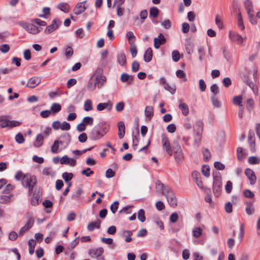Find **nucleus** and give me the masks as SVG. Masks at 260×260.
Returning <instances> with one entry per match:
<instances>
[{
	"label": "nucleus",
	"mask_w": 260,
	"mask_h": 260,
	"mask_svg": "<svg viewBox=\"0 0 260 260\" xmlns=\"http://www.w3.org/2000/svg\"><path fill=\"white\" fill-rule=\"evenodd\" d=\"M104 249L102 247H99L96 249H89L88 251V254L91 258H97L102 255Z\"/></svg>",
	"instance_id": "obj_9"
},
{
	"label": "nucleus",
	"mask_w": 260,
	"mask_h": 260,
	"mask_svg": "<svg viewBox=\"0 0 260 260\" xmlns=\"http://www.w3.org/2000/svg\"><path fill=\"white\" fill-rule=\"evenodd\" d=\"M21 124V122L16 120H8V128H11L14 127H16Z\"/></svg>",
	"instance_id": "obj_57"
},
{
	"label": "nucleus",
	"mask_w": 260,
	"mask_h": 260,
	"mask_svg": "<svg viewBox=\"0 0 260 260\" xmlns=\"http://www.w3.org/2000/svg\"><path fill=\"white\" fill-rule=\"evenodd\" d=\"M254 208L251 203H247L246 207V212L248 215H251L254 212Z\"/></svg>",
	"instance_id": "obj_51"
},
{
	"label": "nucleus",
	"mask_w": 260,
	"mask_h": 260,
	"mask_svg": "<svg viewBox=\"0 0 260 260\" xmlns=\"http://www.w3.org/2000/svg\"><path fill=\"white\" fill-rule=\"evenodd\" d=\"M245 174L250 181L251 185L255 184L256 177L254 172L250 169H246L245 171Z\"/></svg>",
	"instance_id": "obj_15"
},
{
	"label": "nucleus",
	"mask_w": 260,
	"mask_h": 260,
	"mask_svg": "<svg viewBox=\"0 0 260 260\" xmlns=\"http://www.w3.org/2000/svg\"><path fill=\"white\" fill-rule=\"evenodd\" d=\"M112 104L109 102L108 103H102L99 104L96 106V109L98 111H102L108 108L109 109H111L112 107Z\"/></svg>",
	"instance_id": "obj_23"
},
{
	"label": "nucleus",
	"mask_w": 260,
	"mask_h": 260,
	"mask_svg": "<svg viewBox=\"0 0 260 260\" xmlns=\"http://www.w3.org/2000/svg\"><path fill=\"white\" fill-rule=\"evenodd\" d=\"M34 220L32 218H29L24 226L21 228L19 231V235H23L27 231H28L34 224Z\"/></svg>",
	"instance_id": "obj_12"
},
{
	"label": "nucleus",
	"mask_w": 260,
	"mask_h": 260,
	"mask_svg": "<svg viewBox=\"0 0 260 260\" xmlns=\"http://www.w3.org/2000/svg\"><path fill=\"white\" fill-rule=\"evenodd\" d=\"M244 7L245 9L246 10L247 14L253 12L252 4L250 0H246L245 1Z\"/></svg>",
	"instance_id": "obj_32"
},
{
	"label": "nucleus",
	"mask_w": 260,
	"mask_h": 260,
	"mask_svg": "<svg viewBox=\"0 0 260 260\" xmlns=\"http://www.w3.org/2000/svg\"><path fill=\"white\" fill-rule=\"evenodd\" d=\"M96 86L94 80L91 78L87 84V89L90 91H93L95 89Z\"/></svg>",
	"instance_id": "obj_45"
},
{
	"label": "nucleus",
	"mask_w": 260,
	"mask_h": 260,
	"mask_svg": "<svg viewBox=\"0 0 260 260\" xmlns=\"http://www.w3.org/2000/svg\"><path fill=\"white\" fill-rule=\"evenodd\" d=\"M51 128L49 127H46L43 130L41 134H40L44 138H47L51 133Z\"/></svg>",
	"instance_id": "obj_63"
},
{
	"label": "nucleus",
	"mask_w": 260,
	"mask_h": 260,
	"mask_svg": "<svg viewBox=\"0 0 260 260\" xmlns=\"http://www.w3.org/2000/svg\"><path fill=\"white\" fill-rule=\"evenodd\" d=\"M174 157L175 160L178 164H181L182 162L184 159V154L181 147V146L179 144L177 143L174 147Z\"/></svg>",
	"instance_id": "obj_3"
},
{
	"label": "nucleus",
	"mask_w": 260,
	"mask_h": 260,
	"mask_svg": "<svg viewBox=\"0 0 260 260\" xmlns=\"http://www.w3.org/2000/svg\"><path fill=\"white\" fill-rule=\"evenodd\" d=\"M60 144L59 143L58 140H56L54 141L53 144L51 146V151L52 153H57L59 151V145Z\"/></svg>",
	"instance_id": "obj_34"
},
{
	"label": "nucleus",
	"mask_w": 260,
	"mask_h": 260,
	"mask_svg": "<svg viewBox=\"0 0 260 260\" xmlns=\"http://www.w3.org/2000/svg\"><path fill=\"white\" fill-rule=\"evenodd\" d=\"M15 140L19 144H22L25 141V139L23 135L20 133H18L16 135Z\"/></svg>",
	"instance_id": "obj_64"
},
{
	"label": "nucleus",
	"mask_w": 260,
	"mask_h": 260,
	"mask_svg": "<svg viewBox=\"0 0 260 260\" xmlns=\"http://www.w3.org/2000/svg\"><path fill=\"white\" fill-rule=\"evenodd\" d=\"M62 177L66 183L69 182L73 177V174L71 173H63Z\"/></svg>",
	"instance_id": "obj_48"
},
{
	"label": "nucleus",
	"mask_w": 260,
	"mask_h": 260,
	"mask_svg": "<svg viewBox=\"0 0 260 260\" xmlns=\"http://www.w3.org/2000/svg\"><path fill=\"white\" fill-rule=\"evenodd\" d=\"M42 190L40 188H36L33 195L30 199V204L32 206H36L39 204L42 201Z\"/></svg>",
	"instance_id": "obj_4"
},
{
	"label": "nucleus",
	"mask_w": 260,
	"mask_h": 260,
	"mask_svg": "<svg viewBox=\"0 0 260 260\" xmlns=\"http://www.w3.org/2000/svg\"><path fill=\"white\" fill-rule=\"evenodd\" d=\"M91 78L93 79V80L95 81V83H96V86L99 88H100L104 85L106 80V77H98L92 76Z\"/></svg>",
	"instance_id": "obj_19"
},
{
	"label": "nucleus",
	"mask_w": 260,
	"mask_h": 260,
	"mask_svg": "<svg viewBox=\"0 0 260 260\" xmlns=\"http://www.w3.org/2000/svg\"><path fill=\"white\" fill-rule=\"evenodd\" d=\"M166 41V38L162 34H159L157 38L154 39V47L156 49H158L161 45L165 44Z\"/></svg>",
	"instance_id": "obj_14"
},
{
	"label": "nucleus",
	"mask_w": 260,
	"mask_h": 260,
	"mask_svg": "<svg viewBox=\"0 0 260 260\" xmlns=\"http://www.w3.org/2000/svg\"><path fill=\"white\" fill-rule=\"evenodd\" d=\"M28 244L29 245V253L30 254H32L34 252V249L36 245V242L35 240L30 239L28 241Z\"/></svg>",
	"instance_id": "obj_38"
},
{
	"label": "nucleus",
	"mask_w": 260,
	"mask_h": 260,
	"mask_svg": "<svg viewBox=\"0 0 260 260\" xmlns=\"http://www.w3.org/2000/svg\"><path fill=\"white\" fill-rule=\"evenodd\" d=\"M27 175H24L21 171H17L15 175V178L17 180H22V181L23 182L24 178L27 176Z\"/></svg>",
	"instance_id": "obj_55"
},
{
	"label": "nucleus",
	"mask_w": 260,
	"mask_h": 260,
	"mask_svg": "<svg viewBox=\"0 0 260 260\" xmlns=\"http://www.w3.org/2000/svg\"><path fill=\"white\" fill-rule=\"evenodd\" d=\"M202 172L203 174L208 177L210 176V168L208 165H204L203 166L202 169Z\"/></svg>",
	"instance_id": "obj_61"
},
{
	"label": "nucleus",
	"mask_w": 260,
	"mask_h": 260,
	"mask_svg": "<svg viewBox=\"0 0 260 260\" xmlns=\"http://www.w3.org/2000/svg\"><path fill=\"white\" fill-rule=\"evenodd\" d=\"M178 107L181 110L182 114L184 116H186L188 114L189 111V108L186 103H182L180 101Z\"/></svg>",
	"instance_id": "obj_20"
},
{
	"label": "nucleus",
	"mask_w": 260,
	"mask_h": 260,
	"mask_svg": "<svg viewBox=\"0 0 260 260\" xmlns=\"http://www.w3.org/2000/svg\"><path fill=\"white\" fill-rule=\"evenodd\" d=\"M42 174L46 176H53L54 175V172L53 171V170L51 167H46L43 169Z\"/></svg>",
	"instance_id": "obj_46"
},
{
	"label": "nucleus",
	"mask_w": 260,
	"mask_h": 260,
	"mask_svg": "<svg viewBox=\"0 0 260 260\" xmlns=\"http://www.w3.org/2000/svg\"><path fill=\"white\" fill-rule=\"evenodd\" d=\"M37 183L36 178L34 176L27 175L23 180L22 183L24 186L28 188V193L30 194L33 188Z\"/></svg>",
	"instance_id": "obj_1"
},
{
	"label": "nucleus",
	"mask_w": 260,
	"mask_h": 260,
	"mask_svg": "<svg viewBox=\"0 0 260 260\" xmlns=\"http://www.w3.org/2000/svg\"><path fill=\"white\" fill-rule=\"evenodd\" d=\"M192 179L195 181L196 183L199 187L200 188H203V184L201 179V175L199 172L197 171H193L191 174Z\"/></svg>",
	"instance_id": "obj_17"
},
{
	"label": "nucleus",
	"mask_w": 260,
	"mask_h": 260,
	"mask_svg": "<svg viewBox=\"0 0 260 260\" xmlns=\"http://www.w3.org/2000/svg\"><path fill=\"white\" fill-rule=\"evenodd\" d=\"M145 114L147 117L151 119L153 116V108L151 106H147L145 109Z\"/></svg>",
	"instance_id": "obj_33"
},
{
	"label": "nucleus",
	"mask_w": 260,
	"mask_h": 260,
	"mask_svg": "<svg viewBox=\"0 0 260 260\" xmlns=\"http://www.w3.org/2000/svg\"><path fill=\"white\" fill-rule=\"evenodd\" d=\"M130 47L129 51L132 54V56L133 58L135 57L137 54V49L136 45L132 42L129 43Z\"/></svg>",
	"instance_id": "obj_37"
},
{
	"label": "nucleus",
	"mask_w": 260,
	"mask_h": 260,
	"mask_svg": "<svg viewBox=\"0 0 260 260\" xmlns=\"http://www.w3.org/2000/svg\"><path fill=\"white\" fill-rule=\"evenodd\" d=\"M221 179L220 177L216 176L214 177L213 190L214 195L218 197L221 190Z\"/></svg>",
	"instance_id": "obj_5"
},
{
	"label": "nucleus",
	"mask_w": 260,
	"mask_h": 260,
	"mask_svg": "<svg viewBox=\"0 0 260 260\" xmlns=\"http://www.w3.org/2000/svg\"><path fill=\"white\" fill-rule=\"evenodd\" d=\"M210 90L213 93V96H216L219 92V87L216 84H212L210 87Z\"/></svg>",
	"instance_id": "obj_62"
},
{
	"label": "nucleus",
	"mask_w": 260,
	"mask_h": 260,
	"mask_svg": "<svg viewBox=\"0 0 260 260\" xmlns=\"http://www.w3.org/2000/svg\"><path fill=\"white\" fill-rule=\"evenodd\" d=\"M152 57V51L151 48H149L145 51L144 59L145 61L148 62L151 60Z\"/></svg>",
	"instance_id": "obj_26"
},
{
	"label": "nucleus",
	"mask_w": 260,
	"mask_h": 260,
	"mask_svg": "<svg viewBox=\"0 0 260 260\" xmlns=\"http://www.w3.org/2000/svg\"><path fill=\"white\" fill-rule=\"evenodd\" d=\"M13 195L10 194L9 196L3 195L0 196V203L1 204H6L10 202L11 198Z\"/></svg>",
	"instance_id": "obj_39"
},
{
	"label": "nucleus",
	"mask_w": 260,
	"mask_h": 260,
	"mask_svg": "<svg viewBox=\"0 0 260 260\" xmlns=\"http://www.w3.org/2000/svg\"><path fill=\"white\" fill-rule=\"evenodd\" d=\"M215 22L217 27L219 29H223L224 25L222 21V17L219 15H217L215 17Z\"/></svg>",
	"instance_id": "obj_31"
},
{
	"label": "nucleus",
	"mask_w": 260,
	"mask_h": 260,
	"mask_svg": "<svg viewBox=\"0 0 260 260\" xmlns=\"http://www.w3.org/2000/svg\"><path fill=\"white\" fill-rule=\"evenodd\" d=\"M117 59L118 62L121 66H124L126 63V56L123 52H120L117 54Z\"/></svg>",
	"instance_id": "obj_22"
},
{
	"label": "nucleus",
	"mask_w": 260,
	"mask_h": 260,
	"mask_svg": "<svg viewBox=\"0 0 260 260\" xmlns=\"http://www.w3.org/2000/svg\"><path fill=\"white\" fill-rule=\"evenodd\" d=\"M159 13V10L155 7L151 8L150 10V16L156 18Z\"/></svg>",
	"instance_id": "obj_53"
},
{
	"label": "nucleus",
	"mask_w": 260,
	"mask_h": 260,
	"mask_svg": "<svg viewBox=\"0 0 260 260\" xmlns=\"http://www.w3.org/2000/svg\"><path fill=\"white\" fill-rule=\"evenodd\" d=\"M51 112L55 114L58 113L61 110V106L57 103H53L50 107Z\"/></svg>",
	"instance_id": "obj_30"
},
{
	"label": "nucleus",
	"mask_w": 260,
	"mask_h": 260,
	"mask_svg": "<svg viewBox=\"0 0 260 260\" xmlns=\"http://www.w3.org/2000/svg\"><path fill=\"white\" fill-rule=\"evenodd\" d=\"M41 81V79L39 77L35 76L30 78L27 83L26 86L30 88H35L39 84Z\"/></svg>",
	"instance_id": "obj_13"
},
{
	"label": "nucleus",
	"mask_w": 260,
	"mask_h": 260,
	"mask_svg": "<svg viewBox=\"0 0 260 260\" xmlns=\"http://www.w3.org/2000/svg\"><path fill=\"white\" fill-rule=\"evenodd\" d=\"M204 123L201 120L196 121L193 126V135L194 136H202L203 132Z\"/></svg>",
	"instance_id": "obj_6"
},
{
	"label": "nucleus",
	"mask_w": 260,
	"mask_h": 260,
	"mask_svg": "<svg viewBox=\"0 0 260 260\" xmlns=\"http://www.w3.org/2000/svg\"><path fill=\"white\" fill-rule=\"evenodd\" d=\"M166 199L171 206L174 207L177 206V200L174 193L169 196H168V197H167Z\"/></svg>",
	"instance_id": "obj_25"
},
{
	"label": "nucleus",
	"mask_w": 260,
	"mask_h": 260,
	"mask_svg": "<svg viewBox=\"0 0 260 260\" xmlns=\"http://www.w3.org/2000/svg\"><path fill=\"white\" fill-rule=\"evenodd\" d=\"M101 221L99 220H96L95 222H89L87 226V229L89 231H92L95 228L100 229L101 226Z\"/></svg>",
	"instance_id": "obj_21"
},
{
	"label": "nucleus",
	"mask_w": 260,
	"mask_h": 260,
	"mask_svg": "<svg viewBox=\"0 0 260 260\" xmlns=\"http://www.w3.org/2000/svg\"><path fill=\"white\" fill-rule=\"evenodd\" d=\"M86 1L78 3L74 9V13L76 15H80L82 14L86 9L85 6Z\"/></svg>",
	"instance_id": "obj_16"
},
{
	"label": "nucleus",
	"mask_w": 260,
	"mask_h": 260,
	"mask_svg": "<svg viewBox=\"0 0 260 260\" xmlns=\"http://www.w3.org/2000/svg\"><path fill=\"white\" fill-rule=\"evenodd\" d=\"M202 234V229L199 227H195L192 230V236L196 238H199Z\"/></svg>",
	"instance_id": "obj_36"
},
{
	"label": "nucleus",
	"mask_w": 260,
	"mask_h": 260,
	"mask_svg": "<svg viewBox=\"0 0 260 260\" xmlns=\"http://www.w3.org/2000/svg\"><path fill=\"white\" fill-rule=\"evenodd\" d=\"M198 53H199V60L202 62L205 56V53L204 51V49L203 47H201L198 48Z\"/></svg>",
	"instance_id": "obj_59"
},
{
	"label": "nucleus",
	"mask_w": 260,
	"mask_h": 260,
	"mask_svg": "<svg viewBox=\"0 0 260 260\" xmlns=\"http://www.w3.org/2000/svg\"><path fill=\"white\" fill-rule=\"evenodd\" d=\"M248 138L251 149L252 150H254L255 148V139L254 135L253 134L249 133Z\"/></svg>",
	"instance_id": "obj_41"
},
{
	"label": "nucleus",
	"mask_w": 260,
	"mask_h": 260,
	"mask_svg": "<svg viewBox=\"0 0 260 260\" xmlns=\"http://www.w3.org/2000/svg\"><path fill=\"white\" fill-rule=\"evenodd\" d=\"M202 152L203 154V159L204 161H208L211 157V154L209 150L207 148H205L203 150Z\"/></svg>",
	"instance_id": "obj_50"
},
{
	"label": "nucleus",
	"mask_w": 260,
	"mask_h": 260,
	"mask_svg": "<svg viewBox=\"0 0 260 260\" xmlns=\"http://www.w3.org/2000/svg\"><path fill=\"white\" fill-rule=\"evenodd\" d=\"M60 23L61 22L59 21H57L55 19L53 20L52 21V23L50 25L47 26V27L45 29V32L47 34H49L51 33L59 27Z\"/></svg>",
	"instance_id": "obj_11"
},
{
	"label": "nucleus",
	"mask_w": 260,
	"mask_h": 260,
	"mask_svg": "<svg viewBox=\"0 0 260 260\" xmlns=\"http://www.w3.org/2000/svg\"><path fill=\"white\" fill-rule=\"evenodd\" d=\"M118 137L122 139L125 134V125L123 121H120L118 124Z\"/></svg>",
	"instance_id": "obj_24"
},
{
	"label": "nucleus",
	"mask_w": 260,
	"mask_h": 260,
	"mask_svg": "<svg viewBox=\"0 0 260 260\" xmlns=\"http://www.w3.org/2000/svg\"><path fill=\"white\" fill-rule=\"evenodd\" d=\"M57 8L64 13H68L70 9L69 5L66 3L59 4L57 6Z\"/></svg>",
	"instance_id": "obj_29"
},
{
	"label": "nucleus",
	"mask_w": 260,
	"mask_h": 260,
	"mask_svg": "<svg viewBox=\"0 0 260 260\" xmlns=\"http://www.w3.org/2000/svg\"><path fill=\"white\" fill-rule=\"evenodd\" d=\"M229 37L233 41L236 42L238 44H243L244 39L240 35L236 32H230Z\"/></svg>",
	"instance_id": "obj_18"
},
{
	"label": "nucleus",
	"mask_w": 260,
	"mask_h": 260,
	"mask_svg": "<svg viewBox=\"0 0 260 260\" xmlns=\"http://www.w3.org/2000/svg\"><path fill=\"white\" fill-rule=\"evenodd\" d=\"M8 120L5 116L0 117V126L2 128L8 127Z\"/></svg>",
	"instance_id": "obj_44"
},
{
	"label": "nucleus",
	"mask_w": 260,
	"mask_h": 260,
	"mask_svg": "<svg viewBox=\"0 0 260 260\" xmlns=\"http://www.w3.org/2000/svg\"><path fill=\"white\" fill-rule=\"evenodd\" d=\"M132 235V232L131 231H125L123 232V236L125 237V241L126 242H129L132 240V239L131 238V236Z\"/></svg>",
	"instance_id": "obj_58"
},
{
	"label": "nucleus",
	"mask_w": 260,
	"mask_h": 260,
	"mask_svg": "<svg viewBox=\"0 0 260 260\" xmlns=\"http://www.w3.org/2000/svg\"><path fill=\"white\" fill-rule=\"evenodd\" d=\"M242 97L241 95L235 96L233 99V103L235 105H238L239 107L243 106L242 104Z\"/></svg>",
	"instance_id": "obj_43"
},
{
	"label": "nucleus",
	"mask_w": 260,
	"mask_h": 260,
	"mask_svg": "<svg viewBox=\"0 0 260 260\" xmlns=\"http://www.w3.org/2000/svg\"><path fill=\"white\" fill-rule=\"evenodd\" d=\"M161 137L164 151L169 155L172 156L173 154V151L169 138L165 134H162Z\"/></svg>",
	"instance_id": "obj_2"
},
{
	"label": "nucleus",
	"mask_w": 260,
	"mask_h": 260,
	"mask_svg": "<svg viewBox=\"0 0 260 260\" xmlns=\"http://www.w3.org/2000/svg\"><path fill=\"white\" fill-rule=\"evenodd\" d=\"M248 161L251 165L258 164L260 163V158L255 156H250L248 158Z\"/></svg>",
	"instance_id": "obj_54"
},
{
	"label": "nucleus",
	"mask_w": 260,
	"mask_h": 260,
	"mask_svg": "<svg viewBox=\"0 0 260 260\" xmlns=\"http://www.w3.org/2000/svg\"><path fill=\"white\" fill-rule=\"evenodd\" d=\"M44 138L42 135L39 134L37 136L36 142L35 144V146L36 147H40L43 143V140Z\"/></svg>",
	"instance_id": "obj_47"
},
{
	"label": "nucleus",
	"mask_w": 260,
	"mask_h": 260,
	"mask_svg": "<svg viewBox=\"0 0 260 260\" xmlns=\"http://www.w3.org/2000/svg\"><path fill=\"white\" fill-rule=\"evenodd\" d=\"M138 218L142 222L145 221V211L143 209H140L138 212Z\"/></svg>",
	"instance_id": "obj_49"
},
{
	"label": "nucleus",
	"mask_w": 260,
	"mask_h": 260,
	"mask_svg": "<svg viewBox=\"0 0 260 260\" xmlns=\"http://www.w3.org/2000/svg\"><path fill=\"white\" fill-rule=\"evenodd\" d=\"M237 22L238 27L241 30H243L245 28V26L243 23L242 14L240 10H238L237 13Z\"/></svg>",
	"instance_id": "obj_28"
},
{
	"label": "nucleus",
	"mask_w": 260,
	"mask_h": 260,
	"mask_svg": "<svg viewBox=\"0 0 260 260\" xmlns=\"http://www.w3.org/2000/svg\"><path fill=\"white\" fill-rule=\"evenodd\" d=\"M202 140V136H194L192 146L197 148L200 147Z\"/></svg>",
	"instance_id": "obj_40"
},
{
	"label": "nucleus",
	"mask_w": 260,
	"mask_h": 260,
	"mask_svg": "<svg viewBox=\"0 0 260 260\" xmlns=\"http://www.w3.org/2000/svg\"><path fill=\"white\" fill-rule=\"evenodd\" d=\"M93 109L92 102L90 99L86 100L84 103V110L85 111H89Z\"/></svg>",
	"instance_id": "obj_35"
},
{
	"label": "nucleus",
	"mask_w": 260,
	"mask_h": 260,
	"mask_svg": "<svg viewBox=\"0 0 260 260\" xmlns=\"http://www.w3.org/2000/svg\"><path fill=\"white\" fill-rule=\"evenodd\" d=\"M83 192V191L82 188L79 187L76 190V191L73 194L72 198L75 200H77Z\"/></svg>",
	"instance_id": "obj_56"
},
{
	"label": "nucleus",
	"mask_w": 260,
	"mask_h": 260,
	"mask_svg": "<svg viewBox=\"0 0 260 260\" xmlns=\"http://www.w3.org/2000/svg\"><path fill=\"white\" fill-rule=\"evenodd\" d=\"M52 126L55 130L61 129L62 131H68L71 128L70 124L68 122L63 121L61 123L58 120L54 121L52 124Z\"/></svg>",
	"instance_id": "obj_7"
},
{
	"label": "nucleus",
	"mask_w": 260,
	"mask_h": 260,
	"mask_svg": "<svg viewBox=\"0 0 260 260\" xmlns=\"http://www.w3.org/2000/svg\"><path fill=\"white\" fill-rule=\"evenodd\" d=\"M23 27L28 32L33 35H36L40 31L37 26L30 23L24 24Z\"/></svg>",
	"instance_id": "obj_10"
},
{
	"label": "nucleus",
	"mask_w": 260,
	"mask_h": 260,
	"mask_svg": "<svg viewBox=\"0 0 260 260\" xmlns=\"http://www.w3.org/2000/svg\"><path fill=\"white\" fill-rule=\"evenodd\" d=\"M160 192L166 197V198L168 197L167 195L169 196L173 193L171 188L169 186H164L163 190H161Z\"/></svg>",
	"instance_id": "obj_42"
},
{
	"label": "nucleus",
	"mask_w": 260,
	"mask_h": 260,
	"mask_svg": "<svg viewBox=\"0 0 260 260\" xmlns=\"http://www.w3.org/2000/svg\"><path fill=\"white\" fill-rule=\"evenodd\" d=\"M103 136V135L101 133V132L96 130L95 129H92V131L91 132V139L92 140H98L100 138H102Z\"/></svg>",
	"instance_id": "obj_27"
},
{
	"label": "nucleus",
	"mask_w": 260,
	"mask_h": 260,
	"mask_svg": "<svg viewBox=\"0 0 260 260\" xmlns=\"http://www.w3.org/2000/svg\"><path fill=\"white\" fill-rule=\"evenodd\" d=\"M60 145H64V148L67 147L71 142V138L69 134H64L61 135L57 139Z\"/></svg>",
	"instance_id": "obj_8"
},
{
	"label": "nucleus",
	"mask_w": 260,
	"mask_h": 260,
	"mask_svg": "<svg viewBox=\"0 0 260 260\" xmlns=\"http://www.w3.org/2000/svg\"><path fill=\"white\" fill-rule=\"evenodd\" d=\"M82 122L86 125H91L93 124V119L92 117L87 116L83 118Z\"/></svg>",
	"instance_id": "obj_60"
},
{
	"label": "nucleus",
	"mask_w": 260,
	"mask_h": 260,
	"mask_svg": "<svg viewBox=\"0 0 260 260\" xmlns=\"http://www.w3.org/2000/svg\"><path fill=\"white\" fill-rule=\"evenodd\" d=\"M254 101L252 99H248L246 101V109L249 111L250 112L253 107L254 105Z\"/></svg>",
	"instance_id": "obj_52"
}]
</instances>
